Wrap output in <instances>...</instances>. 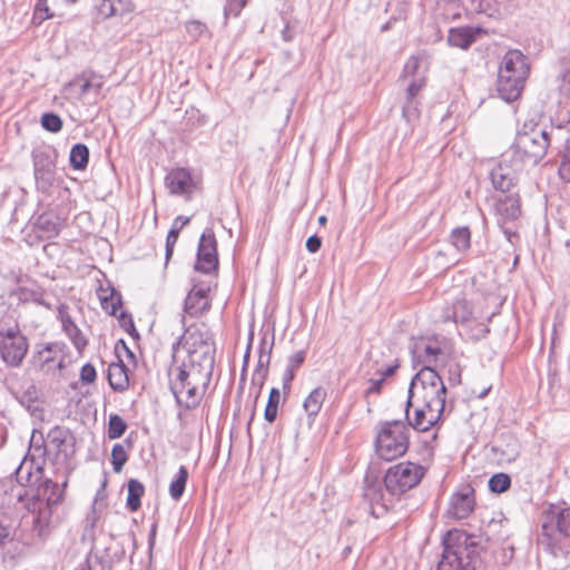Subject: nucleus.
<instances>
[{"label": "nucleus", "mask_w": 570, "mask_h": 570, "mask_svg": "<svg viewBox=\"0 0 570 570\" xmlns=\"http://www.w3.org/2000/svg\"><path fill=\"white\" fill-rule=\"evenodd\" d=\"M76 439L66 428H52L47 438L40 431L33 430L27 456L16 469V480L21 485H36L41 481L46 464H50L53 472L65 478L73 470L71 459L75 455Z\"/></svg>", "instance_id": "obj_1"}, {"label": "nucleus", "mask_w": 570, "mask_h": 570, "mask_svg": "<svg viewBox=\"0 0 570 570\" xmlns=\"http://www.w3.org/2000/svg\"><path fill=\"white\" fill-rule=\"evenodd\" d=\"M443 552L436 570H485L473 535L450 530L443 538Z\"/></svg>", "instance_id": "obj_2"}, {"label": "nucleus", "mask_w": 570, "mask_h": 570, "mask_svg": "<svg viewBox=\"0 0 570 570\" xmlns=\"http://www.w3.org/2000/svg\"><path fill=\"white\" fill-rule=\"evenodd\" d=\"M552 131L553 129L548 131L539 125H533L529 129L524 126L517 134L513 145L507 150L517 158V167L535 166L547 154Z\"/></svg>", "instance_id": "obj_3"}, {"label": "nucleus", "mask_w": 570, "mask_h": 570, "mask_svg": "<svg viewBox=\"0 0 570 570\" xmlns=\"http://www.w3.org/2000/svg\"><path fill=\"white\" fill-rule=\"evenodd\" d=\"M446 387L433 367L420 368L407 391V406L420 403L435 411L445 409Z\"/></svg>", "instance_id": "obj_4"}, {"label": "nucleus", "mask_w": 570, "mask_h": 570, "mask_svg": "<svg viewBox=\"0 0 570 570\" xmlns=\"http://www.w3.org/2000/svg\"><path fill=\"white\" fill-rule=\"evenodd\" d=\"M175 351L181 355V360L214 367L215 343L212 332L204 324L189 326L173 344V354Z\"/></svg>", "instance_id": "obj_5"}, {"label": "nucleus", "mask_w": 570, "mask_h": 570, "mask_svg": "<svg viewBox=\"0 0 570 570\" xmlns=\"http://www.w3.org/2000/svg\"><path fill=\"white\" fill-rule=\"evenodd\" d=\"M407 433V425L400 420L382 423L375 440L377 455L385 461L402 456L409 449Z\"/></svg>", "instance_id": "obj_6"}, {"label": "nucleus", "mask_w": 570, "mask_h": 570, "mask_svg": "<svg viewBox=\"0 0 570 570\" xmlns=\"http://www.w3.org/2000/svg\"><path fill=\"white\" fill-rule=\"evenodd\" d=\"M213 371V366L181 360V355L175 351L173 364L168 372L170 390L181 391L184 387L194 384L196 377H199L200 382H210Z\"/></svg>", "instance_id": "obj_7"}, {"label": "nucleus", "mask_w": 570, "mask_h": 570, "mask_svg": "<svg viewBox=\"0 0 570 570\" xmlns=\"http://www.w3.org/2000/svg\"><path fill=\"white\" fill-rule=\"evenodd\" d=\"M27 337L17 323H0V356L9 365L19 366L28 352Z\"/></svg>", "instance_id": "obj_8"}, {"label": "nucleus", "mask_w": 570, "mask_h": 570, "mask_svg": "<svg viewBox=\"0 0 570 570\" xmlns=\"http://www.w3.org/2000/svg\"><path fill=\"white\" fill-rule=\"evenodd\" d=\"M423 475V466L412 462H401L386 471L384 487L390 495H401L416 487Z\"/></svg>", "instance_id": "obj_9"}, {"label": "nucleus", "mask_w": 570, "mask_h": 570, "mask_svg": "<svg viewBox=\"0 0 570 570\" xmlns=\"http://www.w3.org/2000/svg\"><path fill=\"white\" fill-rule=\"evenodd\" d=\"M441 320L445 323L453 322L471 327L468 335L472 340H481L489 333L488 326L474 320L472 306L465 298H458L451 305L445 306L442 311Z\"/></svg>", "instance_id": "obj_10"}, {"label": "nucleus", "mask_w": 570, "mask_h": 570, "mask_svg": "<svg viewBox=\"0 0 570 570\" xmlns=\"http://www.w3.org/2000/svg\"><path fill=\"white\" fill-rule=\"evenodd\" d=\"M556 520L557 530L563 535H570V508L561 509L560 511L552 512L550 523L543 522L538 543L546 551L557 556L561 550L559 546V537L553 533L552 523Z\"/></svg>", "instance_id": "obj_11"}, {"label": "nucleus", "mask_w": 570, "mask_h": 570, "mask_svg": "<svg viewBox=\"0 0 570 570\" xmlns=\"http://www.w3.org/2000/svg\"><path fill=\"white\" fill-rule=\"evenodd\" d=\"M58 151L51 146L32 151L33 171L38 189L47 190L53 184Z\"/></svg>", "instance_id": "obj_12"}, {"label": "nucleus", "mask_w": 570, "mask_h": 570, "mask_svg": "<svg viewBox=\"0 0 570 570\" xmlns=\"http://www.w3.org/2000/svg\"><path fill=\"white\" fill-rule=\"evenodd\" d=\"M515 160L517 158L505 151L502 160L490 171V179L497 190L507 193L515 185L518 173L524 168L517 167Z\"/></svg>", "instance_id": "obj_13"}, {"label": "nucleus", "mask_w": 570, "mask_h": 570, "mask_svg": "<svg viewBox=\"0 0 570 570\" xmlns=\"http://www.w3.org/2000/svg\"><path fill=\"white\" fill-rule=\"evenodd\" d=\"M218 266L217 242L213 229L207 228L202 234L195 269L205 274L215 271Z\"/></svg>", "instance_id": "obj_14"}, {"label": "nucleus", "mask_w": 570, "mask_h": 570, "mask_svg": "<svg viewBox=\"0 0 570 570\" xmlns=\"http://www.w3.org/2000/svg\"><path fill=\"white\" fill-rule=\"evenodd\" d=\"M444 411H435L430 406L420 403H412L411 406L405 404V416L407 428L411 426L419 432H425L435 425L441 419Z\"/></svg>", "instance_id": "obj_15"}, {"label": "nucleus", "mask_w": 570, "mask_h": 570, "mask_svg": "<svg viewBox=\"0 0 570 570\" xmlns=\"http://www.w3.org/2000/svg\"><path fill=\"white\" fill-rule=\"evenodd\" d=\"M474 490L470 485L462 487L458 492L453 493L448 508V515L462 520L468 518L474 510Z\"/></svg>", "instance_id": "obj_16"}, {"label": "nucleus", "mask_w": 570, "mask_h": 570, "mask_svg": "<svg viewBox=\"0 0 570 570\" xmlns=\"http://www.w3.org/2000/svg\"><path fill=\"white\" fill-rule=\"evenodd\" d=\"M509 68H499L497 90L504 101L512 102L521 96L525 80L511 76Z\"/></svg>", "instance_id": "obj_17"}, {"label": "nucleus", "mask_w": 570, "mask_h": 570, "mask_svg": "<svg viewBox=\"0 0 570 570\" xmlns=\"http://www.w3.org/2000/svg\"><path fill=\"white\" fill-rule=\"evenodd\" d=\"M165 184L171 194L185 196L186 198H190L196 188V183L190 171L185 168L173 169L166 176Z\"/></svg>", "instance_id": "obj_18"}, {"label": "nucleus", "mask_w": 570, "mask_h": 570, "mask_svg": "<svg viewBox=\"0 0 570 570\" xmlns=\"http://www.w3.org/2000/svg\"><path fill=\"white\" fill-rule=\"evenodd\" d=\"M209 383L210 382H200L199 377H196L194 384L190 386H186L181 391L175 390L171 392L178 405L186 410H193L200 404Z\"/></svg>", "instance_id": "obj_19"}, {"label": "nucleus", "mask_w": 570, "mask_h": 570, "mask_svg": "<svg viewBox=\"0 0 570 570\" xmlns=\"http://www.w3.org/2000/svg\"><path fill=\"white\" fill-rule=\"evenodd\" d=\"M364 498L368 504V512L375 519L385 515L392 503L390 498H385L381 483L367 484L364 490Z\"/></svg>", "instance_id": "obj_20"}, {"label": "nucleus", "mask_w": 570, "mask_h": 570, "mask_svg": "<svg viewBox=\"0 0 570 570\" xmlns=\"http://www.w3.org/2000/svg\"><path fill=\"white\" fill-rule=\"evenodd\" d=\"M411 353L414 367L421 366V368H425L432 367V364L436 362L441 348L430 341L421 338L413 343Z\"/></svg>", "instance_id": "obj_21"}, {"label": "nucleus", "mask_w": 570, "mask_h": 570, "mask_svg": "<svg viewBox=\"0 0 570 570\" xmlns=\"http://www.w3.org/2000/svg\"><path fill=\"white\" fill-rule=\"evenodd\" d=\"M510 67V75L527 80L530 73L528 57L518 49H511L503 56L500 67Z\"/></svg>", "instance_id": "obj_22"}, {"label": "nucleus", "mask_w": 570, "mask_h": 570, "mask_svg": "<svg viewBox=\"0 0 570 570\" xmlns=\"http://www.w3.org/2000/svg\"><path fill=\"white\" fill-rule=\"evenodd\" d=\"M58 317L61 322L63 332L71 340L75 347L78 351L82 350L87 345V341L69 315L68 307L66 305H60L58 307Z\"/></svg>", "instance_id": "obj_23"}, {"label": "nucleus", "mask_w": 570, "mask_h": 570, "mask_svg": "<svg viewBox=\"0 0 570 570\" xmlns=\"http://www.w3.org/2000/svg\"><path fill=\"white\" fill-rule=\"evenodd\" d=\"M483 30L475 27L451 28L448 35V42L452 47L468 49L481 35Z\"/></svg>", "instance_id": "obj_24"}, {"label": "nucleus", "mask_w": 570, "mask_h": 570, "mask_svg": "<svg viewBox=\"0 0 570 570\" xmlns=\"http://www.w3.org/2000/svg\"><path fill=\"white\" fill-rule=\"evenodd\" d=\"M206 288L194 287L185 298L184 312L190 316H198L209 308Z\"/></svg>", "instance_id": "obj_25"}, {"label": "nucleus", "mask_w": 570, "mask_h": 570, "mask_svg": "<svg viewBox=\"0 0 570 570\" xmlns=\"http://www.w3.org/2000/svg\"><path fill=\"white\" fill-rule=\"evenodd\" d=\"M495 212L499 216V224L517 219L521 213L519 197L517 195H508L500 198L495 205Z\"/></svg>", "instance_id": "obj_26"}, {"label": "nucleus", "mask_w": 570, "mask_h": 570, "mask_svg": "<svg viewBox=\"0 0 570 570\" xmlns=\"http://www.w3.org/2000/svg\"><path fill=\"white\" fill-rule=\"evenodd\" d=\"M101 307L110 315L117 316L121 309L122 301L121 295L112 287L102 288L98 291Z\"/></svg>", "instance_id": "obj_27"}, {"label": "nucleus", "mask_w": 570, "mask_h": 570, "mask_svg": "<svg viewBox=\"0 0 570 570\" xmlns=\"http://www.w3.org/2000/svg\"><path fill=\"white\" fill-rule=\"evenodd\" d=\"M108 381L112 390L122 392L129 385L128 371L122 362L111 363L108 367Z\"/></svg>", "instance_id": "obj_28"}, {"label": "nucleus", "mask_w": 570, "mask_h": 570, "mask_svg": "<svg viewBox=\"0 0 570 570\" xmlns=\"http://www.w3.org/2000/svg\"><path fill=\"white\" fill-rule=\"evenodd\" d=\"M472 9L487 12L493 11L498 14L510 13L513 4L507 0H471Z\"/></svg>", "instance_id": "obj_29"}, {"label": "nucleus", "mask_w": 570, "mask_h": 570, "mask_svg": "<svg viewBox=\"0 0 570 570\" xmlns=\"http://www.w3.org/2000/svg\"><path fill=\"white\" fill-rule=\"evenodd\" d=\"M326 390L318 386L315 387L305 399L303 406L308 417L312 419V421L321 411L322 405L326 399Z\"/></svg>", "instance_id": "obj_30"}, {"label": "nucleus", "mask_w": 570, "mask_h": 570, "mask_svg": "<svg viewBox=\"0 0 570 570\" xmlns=\"http://www.w3.org/2000/svg\"><path fill=\"white\" fill-rule=\"evenodd\" d=\"M145 493V487L136 479L128 481L127 508L135 512L141 507V497Z\"/></svg>", "instance_id": "obj_31"}, {"label": "nucleus", "mask_w": 570, "mask_h": 570, "mask_svg": "<svg viewBox=\"0 0 570 570\" xmlns=\"http://www.w3.org/2000/svg\"><path fill=\"white\" fill-rule=\"evenodd\" d=\"M70 166L77 170H83L88 166L89 149L85 144H76L71 147L69 155Z\"/></svg>", "instance_id": "obj_32"}, {"label": "nucleus", "mask_w": 570, "mask_h": 570, "mask_svg": "<svg viewBox=\"0 0 570 570\" xmlns=\"http://www.w3.org/2000/svg\"><path fill=\"white\" fill-rule=\"evenodd\" d=\"M190 222L189 217L178 216L174 220V224L166 238V259L168 261L173 255L174 246L178 239L179 232Z\"/></svg>", "instance_id": "obj_33"}, {"label": "nucleus", "mask_w": 570, "mask_h": 570, "mask_svg": "<svg viewBox=\"0 0 570 570\" xmlns=\"http://www.w3.org/2000/svg\"><path fill=\"white\" fill-rule=\"evenodd\" d=\"M187 480L188 470L185 465H180L177 474L169 484V495L173 500L178 501L183 497Z\"/></svg>", "instance_id": "obj_34"}, {"label": "nucleus", "mask_w": 570, "mask_h": 570, "mask_svg": "<svg viewBox=\"0 0 570 570\" xmlns=\"http://www.w3.org/2000/svg\"><path fill=\"white\" fill-rule=\"evenodd\" d=\"M451 244L458 252H466L471 246V233L468 227L454 228L450 236Z\"/></svg>", "instance_id": "obj_35"}, {"label": "nucleus", "mask_w": 570, "mask_h": 570, "mask_svg": "<svg viewBox=\"0 0 570 570\" xmlns=\"http://www.w3.org/2000/svg\"><path fill=\"white\" fill-rule=\"evenodd\" d=\"M185 29L188 36L197 41L202 38H212V32L209 31L207 24L199 20H189L185 23Z\"/></svg>", "instance_id": "obj_36"}, {"label": "nucleus", "mask_w": 570, "mask_h": 570, "mask_svg": "<svg viewBox=\"0 0 570 570\" xmlns=\"http://www.w3.org/2000/svg\"><path fill=\"white\" fill-rule=\"evenodd\" d=\"M279 400H281L279 390L276 387H273L269 392L267 404H266V407L264 411V419L268 423H273L276 420Z\"/></svg>", "instance_id": "obj_37"}, {"label": "nucleus", "mask_w": 570, "mask_h": 570, "mask_svg": "<svg viewBox=\"0 0 570 570\" xmlns=\"http://www.w3.org/2000/svg\"><path fill=\"white\" fill-rule=\"evenodd\" d=\"M127 423L124 421L121 416L118 414H112L109 416L108 422V438L110 440L119 439L126 432Z\"/></svg>", "instance_id": "obj_38"}, {"label": "nucleus", "mask_w": 570, "mask_h": 570, "mask_svg": "<svg viewBox=\"0 0 570 570\" xmlns=\"http://www.w3.org/2000/svg\"><path fill=\"white\" fill-rule=\"evenodd\" d=\"M128 461V454L122 444L116 443L111 450V464L116 473L122 471L124 465Z\"/></svg>", "instance_id": "obj_39"}, {"label": "nucleus", "mask_w": 570, "mask_h": 570, "mask_svg": "<svg viewBox=\"0 0 570 570\" xmlns=\"http://www.w3.org/2000/svg\"><path fill=\"white\" fill-rule=\"evenodd\" d=\"M511 485V479L505 473L493 474L489 480V489L494 493H502Z\"/></svg>", "instance_id": "obj_40"}, {"label": "nucleus", "mask_w": 570, "mask_h": 570, "mask_svg": "<svg viewBox=\"0 0 570 570\" xmlns=\"http://www.w3.org/2000/svg\"><path fill=\"white\" fill-rule=\"evenodd\" d=\"M271 363L269 353H259L257 366L255 368L252 382L255 383L258 375H261V385L264 384L265 379L267 377L268 366Z\"/></svg>", "instance_id": "obj_41"}, {"label": "nucleus", "mask_w": 570, "mask_h": 570, "mask_svg": "<svg viewBox=\"0 0 570 570\" xmlns=\"http://www.w3.org/2000/svg\"><path fill=\"white\" fill-rule=\"evenodd\" d=\"M248 0H226L224 6V20L227 23L229 17L237 18L242 10L246 7Z\"/></svg>", "instance_id": "obj_42"}, {"label": "nucleus", "mask_w": 570, "mask_h": 570, "mask_svg": "<svg viewBox=\"0 0 570 570\" xmlns=\"http://www.w3.org/2000/svg\"><path fill=\"white\" fill-rule=\"evenodd\" d=\"M11 296H16L18 301L20 302H29L33 301L39 304H42L41 302V293L36 289H29L27 287H18L17 289L11 292Z\"/></svg>", "instance_id": "obj_43"}, {"label": "nucleus", "mask_w": 570, "mask_h": 570, "mask_svg": "<svg viewBox=\"0 0 570 570\" xmlns=\"http://www.w3.org/2000/svg\"><path fill=\"white\" fill-rule=\"evenodd\" d=\"M41 126L50 132H58L62 128L61 118L53 112L43 114L41 117Z\"/></svg>", "instance_id": "obj_44"}, {"label": "nucleus", "mask_w": 570, "mask_h": 570, "mask_svg": "<svg viewBox=\"0 0 570 570\" xmlns=\"http://www.w3.org/2000/svg\"><path fill=\"white\" fill-rule=\"evenodd\" d=\"M421 66V59L419 57L412 56L407 59L403 68V77L404 78H417L422 77L419 75V69Z\"/></svg>", "instance_id": "obj_45"}, {"label": "nucleus", "mask_w": 570, "mask_h": 570, "mask_svg": "<svg viewBox=\"0 0 570 570\" xmlns=\"http://www.w3.org/2000/svg\"><path fill=\"white\" fill-rule=\"evenodd\" d=\"M118 316V321H119V325L132 337H136L138 338L139 337V334L135 327V323L132 321V317L131 315H129L128 313L124 312V311H120V314L117 315Z\"/></svg>", "instance_id": "obj_46"}, {"label": "nucleus", "mask_w": 570, "mask_h": 570, "mask_svg": "<svg viewBox=\"0 0 570 570\" xmlns=\"http://www.w3.org/2000/svg\"><path fill=\"white\" fill-rule=\"evenodd\" d=\"M104 81L101 76L90 73V76L85 79V82L81 86V94H87L91 89L99 91Z\"/></svg>", "instance_id": "obj_47"}, {"label": "nucleus", "mask_w": 570, "mask_h": 570, "mask_svg": "<svg viewBox=\"0 0 570 570\" xmlns=\"http://www.w3.org/2000/svg\"><path fill=\"white\" fill-rule=\"evenodd\" d=\"M88 570H110V562L98 554H90L87 559Z\"/></svg>", "instance_id": "obj_48"}, {"label": "nucleus", "mask_w": 570, "mask_h": 570, "mask_svg": "<svg viewBox=\"0 0 570 570\" xmlns=\"http://www.w3.org/2000/svg\"><path fill=\"white\" fill-rule=\"evenodd\" d=\"M424 85H425V81H424L423 77H417V78L411 79V81L406 88V99L410 101L415 99V97L421 91V89L424 87Z\"/></svg>", "instance_id": "obj_49"}, {"label": "nucleus", "mask_w": 570, "mask_h": 570, "mask_svg": "<svg viewBox=\"0 0 570 570\" xmlns=\"http://www.w3.org/2000/svg\"><path fill=\"white\" fill-rule=\"evenodd\" d=\"M402 115L406 121H412L413 119L417 118L419 109L414 99L412 101L406 99V102L402 108Z\"/></svg>", "instance_id": "obj_50"}, {"label": "nucleus", "mask_w": 570, "mask_h": 570, "mask_svg": "<svg viewBox=\"0 0 570 570\" xmlns=\"http://www.w3.org/2000/svg\"><path fill=\"white\" fill-rule=\"evenodd\" d=\"M97 377L96 368L90 364L87 363L81 367L80 371V380L85 384L94 383Z\"/></svg>", "instance_id": "obj_51"}, {"label": "nucleus", "mask_w": 570, "mask_h": 570, "mask_svg": "<svg viewBox=\"0 0 570 570\" xmlns=\"http://www.w3.org/2000/svg\"><path fill=\"white\" fill-rule=\"evenodd\" d=\"M115 8V16H122L132 11L131 0H111Z\"/></svg>", "instance_id": "obj_52"}, {"label": "nucleus", "mask_w": 570, "mask_h": 570, "mask_svg": "<svg viewBox=\"0 0 570 570\" xmlns=\"http://www.w3.org/2000/svg\"><path fill=\"white\" fill-rule=\"evenodd\" d=\"M97 9L102 18H109L115 16V8L112 7L111 0H98Z\"/></svg>", "instance_id": "obj_53"}, {"label": "nucleus", "mask_w": 570, "mask_h": 570, "mask_svg": "<svg viewBox=\"0 0 570 570\" xmlns=\"http://www.w3.org/2000/svg\"><path fill=\"white\" fill-rule=\"evenodd\" d=\"M50 17L51 14L49 13V8L46 4V0H39L36 6L33 19H38L39 22H42Z\"/></svg>", "instance_id": "obj_54"}, {"label": "nucleus", "mask_w": 570, "mask_h": 570, "mask_svg": "<svg viewBox=\"0 0 570 570\" xmlns=\"http://www.w3.org/2000/svg\"><path fill=\"white\" fill-rule=\"evenodd\" d=\"M38 225L41 229L49 233H58V224L52 222L48 216H40L38 220Z\"/></svg>", "instance_id": "obj_55"}, {"label": "nucleus", "mask_w": 570, "mask_h": 570, "mask_svg": "<svg viewBox=\"0 0 570 570\" xmlns=\"http://www.w3.org/2000/svg\"><path fill=\"white\" fill-rule=\"evenodd\" d=\"M304 361H305V352L298 351L288 358L287 366L289 368L296 370L304 363Z\"/></svg>", "instance_id": "obj_56"}, {"label": "nucleus", "mask_w": 570, "mask_h": 570, "mask_svg": "<svg viewBox=\"0 0 570 570\" xmlns=\"http://www.w3.org/2000/svg\"><path fill=\"white\" fill-rule=\"evenodd\" d=\"M321 246H322V238L318 237L317 235H312L306 240V249L309 253L314 254V253L318 252Z\"/></svg>", "instance_id": "obj_57"}, {"label": "nucleus", "mask_w": 570, "mask_h": 570, "mask_svg": "<svg viewBox=\"0 0 570 570\" xmlns=\"http://www.w3.org/2000/svg\"><path fill=\"white\" fill-rule=\"evenodd\" d=\"M560 174L564 179L570 180V149L563 156V160L560 166Z\"/></svg>", "instance_id": "obj_58"}, {"label": "nucleus", "mask_w": 570, "mask_h": 570, "mask_svg": "<svg viewBox=\"0 0 570 570\" xmlns=\"http://www.w3.org/2000/svg\"><path fill=\"white\" fill-rule=\"evenodd\" d=\"M38 399L37 396V391H36V387L35 386H30L22 395L21 397V402L24 403V402H28V403H33L36 402ZM28 407L30 409L31 407V404L28 405Z\"/></svg>", "instance_id": "obj_59"}, {"label": "nucleus", "mask_w": 570, "mask_h": 570, "mask_svg": "<svg viewBox=\"0 0 570 570\" xmlns=\"http://www.w3.org/2000/svg\"><path fill=\"white\" fill-rule=\"evenodd\" d=\"M384 381H385L384 377H380L377 380L371 379L370 380L371 386L366 390V393L367 394L380 393Z\"/></svg>", "instance_id": "obj_60"}, {"label": "nucleus", "mask_w": 570, "mask_h": 570, "mask_svg": "<svg viewBox=\"0 0 570 570\" xmlns=\"http://www.w3.org/2000/svg\"><path fill=\"white\" fill-rule=\"evenodd\" d=\"M294 376H295V370L293 368H289L287 366L285 373H284V376H283V382H284V389H289V385H291V382L294 380Z\"/></svg>", "instance_id": "obj_61"}, {"label": "nucleus", "mask_w": 570, "mask_h": 570, "mask_svg": "<svg viewBox=\"0 0 570 570\" xmlns=\"http://www.w3.org/2000/svg\"><path fill=\"white\" fill-rule=\"evenodd\" d=\"M397 367H399V364L389 365L384 370H379L377 372L381 375L380 377H384V380H386L389 376H392L395 373Z\"/></svg>", "instance_id": "obj_62"}, {"label": "nucleus", "mask_w": 570, "mask_h": 570, "mask_svg": "<svg viewBox=\"0 0 570 570\" xmlns=\"http://www.w3.org/2000/svg\"><path fill=\"white\" fill-rule=\"evenodd\" d=\"M7 540H10V529L0 523V546H2Z\"/></svg>", "instance_id": "obj_63"}, {"label": "nucleus", "mask_w": 570, "mask_h": 570, "mask_svg": "<svg viewBox=\"0 0 570 570\" xmlns=\"http://www.w3.org/2000/svg\"><path fill=\"white\" fill-rule=\"evenodd\" d=\"M282 37L283 39L288 42L291 40H293L294 38V32L293 30L291 29L289 24H286L284 30L282 31Z\"/></svg>", "instance_id": "obj_64"}]
</instances>
